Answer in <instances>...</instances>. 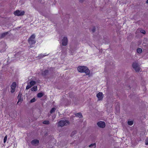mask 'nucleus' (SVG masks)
I'll return each instance as SVG.
<instances>
[{"instance_id":"obj_1","label":"nucleus","mask_w":148,"mask_h":148,"mask_svg":"<svg viewBox=\"0 0 148 148\" xmlns=\"http://www.w3.org/2000/svg\"><path fill=\"white\" fill-rule=\"evenodd\" d=\"M77 70L79 72L85 73L87 75H89L90 73V70L86 66H79L77 68Z\"/></svg>"},{"instance_id":"obj_2","label":"nucleus","mask_w":148,"mask_h":148,"mask_svg":"<svg viewBox=\"0 0 148 148\" xmlns=\"http://www.w3.org/2000/svg\"><path fill=\"white\" fill-rule=\"evenodd\" d=\"M35 36L34 34L32 35L28 39V42L30 45V47H32V45L36 43L35 40Z\"/></svg>"},{"instance_id":"obj_3","label":"nucleus","mask_w":148,"mask_h":148,"mask_svg":"<svg viewBox=\"0 0 148 148\" xmlns=\"http://www.w3.org/2000/svg\"><path fill=\"white\" fill-rule=\"evenodd\" d=\"M69 124V121L66 119L61 120L58 122L59 126L60 127L66 126Z\"/></svg>"},{"instance_id":"obj_4","label":"nucleus","mask_w":148,"mask_h":148,"mask_svg":"<svg viewBox=\"0 0 148 148\" xmlns=\"http://www.w3.org/2000/svg\"><path fill=\"white\" fill-rule=\"evenodd\" d=\"M7 48V46L5 42H0V52H4Z\"/></svg>"},{"instance_id":"obj_5","label":"nucleus","mask_w":148,"mask_h":148,"mask_svg":"<svg viewBox=\"0 0 148 148\" xmlns=\"http://www.w3.org/2000/svg\"><path fill=\"white\" fill-rule=\"evenodd\" d=\"M132 67L136 72L140 71V67L138 64L136 62H134L132 64Z\"/></svg>"},{"instance_id":"obj_6","label":"nucleus","mask_w":148,"mask_h":148,"mask_svg":"<svg viewBox=\"0 0 148 148\" xmlns=\"http://www.w3.org/2000/svg\"><path fill=\"white\" fill-rule=\"evenodd\" d=\"M24 13L25 12L24 11H19V10H17L14 12V14L15 16H22L24 14Z\"/></svg>"},{"instance_id":"obj_7","label":"nucleus","mask_w":148,"mask_h":148,"mask_svg":"<svg viewBox=\"0 0 148 148\" xmlns=\"http://www.w3.org/2000/svg\"><path fill=\"white\" fill-rule=\"evenodd\" d=\"M98 126L100 127L104 128L106 126V124L104 122L100 121L97 123Z\"/></svg>"},{"instance_id":"obj_8","label":"nucleus","mask_w":148,"mask_h":148,"mask_svg":"<svg viewBox=\"0 0 148 148\" xmlns=\"http://www.w3.org/2000/svg\"><path fill=\"white\" fill-rule=\"evenodd\" d=\"M62 44L63 46H66L68 43L67 38L66 37H64L62 40Z\"/></svg>"},{"instance_id":"obj_9","label":"nucleus","mask_w":148,"mask_h":148,"mask_svg":"<svg viewBox=\"0 0 148 148\" xmlns=\"http://www.w3.org/2000/svg\"><path fill=\"white\" fill-rule=\"evenodd\" d=\"M16 87V83L15 82H13L11 86V92L13 93L15 91Z\"/></svg>"},{"instance_id":"obj_10","label":"nucleus","mask_w":148,"mask_h":148,"mask_svg":"<svg viewBox=\"0 0 148 148\" xmlns=\"http://www.w3.org/2000/svg\"><path fill=\"white\" fill-rule=\"evenodd\" d=\"M103 94L102 92H100L97 95V97L99 100H102L103 99Z\"/></svg>"},{"instance_id":"obj_11","label":"nucleus","mask_w":148,"mask_h":148,"mask_svg":"<svg viewBox=\"0 0 148 148\" xmlns=\"http://www.w3.org/2000/svg\"><path fill=\"white\" fill-rule=\"evenodd\" d=\"M39 143V140L36 139L34 140L31 142V143L32 144L35 146L38 145Z\"/></svg>"},{"instance_id":"obj_12","label":"nucleus","mask_w":148,"mask_h":148,"mask_svg":"<svg viewBox=\"0 0 148 148\" xmlns=\"http://www.w3.org/2000/svg\"><path fill=\"white\" fill-rule=\"evenodd\" d=\"M48 55V54L45 55L42 54H39V55L37 57V58L38 59H40Z\"/></svg>"},{"instance_id":"obj_13","label":"nucleus","mask_w":148,"mask_h":148,"mask_svg":"<svg viewBox=\"0 0 148 148\" xmlns=\"http://www.w3.org/2000/svg\"><path fill=\"white\" fill-rule=\"evenodd\" d=\"M48 71L47 70H45L44 71H42V75L43 76H45L48 74Z\"/></svg>"},{"instance_id":"obj_14","label":"nucleus","mask_w":148,"mask_h":148,"mask_svg":"<svg viewBox=\"0 0 148 148\" xmlns=\"http://www.w3.org/2000/svg\"><path fill=\"white\" fill-rule=\"evenodd\" d=\"M32 91H36L37 90V87L36 86H34L31 89Z\"/></svg>"},{"instance_id":"obj_15","label":"nucleus","mask_w":148,"mask_h":148,"mask_svg":"<svg viewBox=\"0 0 148 148\" xmlns=\"http://www.w3.org/2000/svg\"><path fill=\"white\" fill-rule=\"evenodd\" d=\"M36 83L35 81H31L29 82V84L32 86H33L35 85Z\"/></svg>"},{"instance_id":"obj_16","label":"nucleus","mask_w":148,"mask_h":148,"mask_svg":"<svg viewBox=\"0 0 148 148\" xmlns=\"http://www.w3.org/2000/svg\"><path fill=\"white\" fill-rule=\"evenodd\" d=\"M9 32H4L1 35V37L2 38H3L5 36L7 35L8 34H9Z\"/></svg>"},{"instance_id":"obj_17","label":"nucleus","mask_w":148,"mask_h":148,"mask_svg":"<svg viewBox=\"0 0 148 148\" xmlns=\"http://www.w3.org/2000/svg\"><path fill=\"white\" fill-rule=\"evenodd\" d=\"M18 99V101L17 103V104L18 105H20L21 103L23 101V99L22 98H19Z\"/></svg>"},{"instance_id":"obj_18","label":"nucleus","mask_w":148,"mask_h":148,"mask_svg":"<svg viewBox=\"0 0 148 148\" xmlns=\"http://www.w3.org/2000/svg\"><path fill=\"white\" fill-rule=\"evenodd\" d=\"M76 116H77L79 118H81L82 117V114L80 113H76L75 114Z\"/></svg>"},{"instance_id":"obj_19","label":"nucleus","mask_w":148,"mask_h":148,"mask_svg":"<svg viewBox=\"0 0 148 148\" xmlns=\"http://www.w3.org/2000/svg\"><path fill=\"white\" fill-rule=\"evenodd\" d=\"M89 147H92V148H95L96 147V144L95 143L91 144L89 146Z\"/></svg>"},{"instance_id":"obj_20","label":"nucleus","mask_w":148,"mask_h":148,"mask_svg":"<svg viewBox=\"0 0 148 148\" xmlns=\"http://www.w3.org/2000/svg\"><path fill=\"white\" fill-rule=\"evenodd\" d=\"M137 52L139 53H141L142 51V49L140 48H138L137 50Z\"/></svg>"},{"instance_id":"obj_21","label":"nucleus","mask_w":148,"mask_h":148,"mask_svg":"<svg viewBox=\"0 0 148 148\" xmlns=\"http://www.w3.org/2000/svg\"><path fill=\"white\" fill-rule=\"evenodd\" d=\"M56 110V109L55 108H52L50 111V113L51 114L54 112Z\"/></svg>"},{"instance_id":"obj_22","label":"nucleus","mask_w":148,"mask_h":148,"mask_svg":"<svg viewBox=\"0 0 148 148\" xmlns=\"http://www.w3.org/2000/svg\"><path fill=\"white\" fill-rule=\"evenodd\" d=\"M43 96V94L42 93H39L38 94L37 97H38L40 98Z\"/></svg>"},{"instance_id":"obj_23","label":"nucleus","mask_w":148,"mask_h":148,"mask_svg":"<svg viewBox=\"0 0 148 148\" xmlns=\"http://www.w3.org/2000/svg\"><path fill=\"white\" fill-rule=\"evenodd\" d=\"M43 123L45 124L48 125L49 123L48 121H45L43 122Z\"/></svg>"},{"instance_id":"obj_24","label":"nucleus","mask_w":148,"mask_h":148,"mask_svg":"<svg viewBox=\"0 0 148 148\" xmlns=\"http://www.w3.org/2000/svg\"><path fill=\"white\" fill-rule=\"evenodd\" d=\"M127 123L129 125H132L133 124V122L132 121H128Z\"/></svg>"},{"instance_id":"obj_25","label":"nucleus","mask_w":148,"mask_h":148,"mask_svg":"<svg viewBox=\"0 0 148 148\" xmlns=\"http://www.w3.org/2000/svg\"><path fill=\"white\" fill-rule=\"evenodd\" d=\"M32 87V86L29 84L28 85L26 88V90H28L29 89V88H31Z\"/></svg>"},{"instance_id":"obj_26","label":"nucleus","mask_w":148,"mask_h":148,"mask_svg":"<svg viewBox=\"0 0 148 148\" xmlns=\"http://www.w3.org/2000/svg\"><path fill=\"white\" fill-rule=\"evenodd\" d=\"M76 131H74L71 134V136H73L74 135H75L76 134Z\"/></svg>"},{"instance_id":"obj_27","label":"nucleus","mask_w":148,"mask_h":148,"mask_svg":"<svg viewBox=\"0 0 148 148\" xmlns=\"http://www.w3.org/2000/svg\"><path fill=\"white\" fill-rule=\"evenodd\" d=\"M7 136L6 135L5 136V137L4 138V143H5L6 142V141H7Z\"/></svg>"},{"instance_id":"obj_28","label":"nucleus","mask_w":148,"mask_h":148,"mask_svg":"<svg viewBox=\"0 0 148 148\" xmlns=\"http://www.w3.org/2000/svg\"><path fill=\"white\" fill-rule=\"evenodd\" d=\"M22 95V94L21 93H19L17 97L19 99L21 98Z\"/></svg>"},{"instance_id":"obj_29","label":"nucleus","mask_w":148,"mask_h":148,"mask_svg":"<svg viewBox=\"0 0 148 148\" xmlns=\"http://www.w3.org/2000/svg\"><path fill=\"white\" fill-rule=\"evenodd\" d=\"M36 99L35 98H33L30 101V103H33L35 101Z\"/></svg>"},{"instance_id":"obj_30","label":"nucleus","mask_w":148,"mask_h":148,"mask_svg":"<svg viewBox=\"0 0 148 148\" xmlns=\"http://www.w3.org/2000/svg\"><path fill=\"white\" fill-rule=\"evenodd\" d=\"M140 32L142 33H143L144 34H145V31L144 30H141L140 31Z\"/></svg>"},{"instance_id":"obj_31","label":"nucleus","mask_w":148,"mask_h":148,"mask_svg":"<svg viewBox=\"0 0 148 148\" xmlns=\"http://www.w3.org/2000/svg\"><path fill=\"white\" fill-rule=\"evenodd\" d=\"M145 145H148V138L145 140Z\"/></svg>"},{"instance_id":"obj_32","label":"nucleus","mask_w":148,"mask_h":148,"mask_svg":"<svg viewBox=\"0 0 148 148\" xmlns=\"http://www.w3.org/2000/svg\"><path fill=\"white\" fill-rule=\"evenodd\" d=\"M146 3L148 4V0H147L146 2Z\"/></svg>"},{"instance_id":"obj_33","label":"nucleus","mask_w":148,"mask_h":148,"mask_svg":"<svg viewBox=\"0 0 148 148\" xmlns=\"http://www.w3.org/2000/svg\"><path fill=\"white\" fill-rule=\"evenodd\" d=\"M95 29H93L92 30L93 32H95Z\"/></svg>"}]
</instances>
